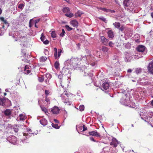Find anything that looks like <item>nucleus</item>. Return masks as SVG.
<instances>
[{"label": "nucleus", "instance_id": "obj_47", "mask_svg": "<svg viewBox=\"0 0 153 153\" xmlns=\"http://www.w3.org/2000/svg\"><path fill=\"white\" fill-rule=\"evenodd\" d=\"M65 33V32L64 29H62V32L59 35L60 36L63 37Z\"/></svg>", "mask_w": 153, "mask_h": 153}, {"label": "nucleus", "instance_id": "obj_31", "mask_svg": "<svg viewBox=\"0 0 153 153\" xmlns=\"http://www.w3.org/2000/svg\"><path fill=\"white\" fill-rule=\"evenodd\" d=\"M62 11L64 13H69L70 11L69 8L68 7H64L62 9Z\"/></svg>", "mask_w": 153, "mask_h": 153}, {"label": "nucleus", "instance_id": "obj_18", "mask_svg": "<svg viewBox=\"0 0 153 153\" xmlns=\"http://www.w3.org/2000/svg\"><path fill=\"white\" fill-rule=\"evenodd\" d=\"M70 23L74 27H77L78 26V22L76 20H74L71 21Z\"/></svg>", "mask_w": 153, "mask_h": 153}, {"label": "nucleus", "instance_id": "obj_28", "mask_svg": "<svg viewBox=\"0 0 153 153\" xmlns=\"http://www.w3.org/2000/svg\"><path fill=\"white\" fill-rule=\"evenodd\" d=\"M108 48L105 46H103L102 48V50L104 53L108 52Z\"/></svg>", "mask_w": 153, "mask_h": 153}, {"label": "nucleus", "instance_id": "obj_4", "mask_svg": "<svg viewBox=\"0 0 153 153\" xmlns=\"http://www.w3.org/2000/svg\"><path fill=\"white\" fill-rule=\"evenodd\" d=\"M27 131H26L27 133L25 132L23 133V135L24 136H26V139H22V141L23 143H26L27 142V138L30 137L32 134H33V133H30L31 132V131L30 129H27Z\"/></svg>", "mask_w": 153, "mask_h": 153}, {"label": "nucleus", "instance_id": "obj_60", "mask_svg": "<svg viewBox=\"0 0 153 153\" xmlns=\"http://www.w3.org/2000/svg\"><path fill=\"white\" fill-rule=\"evenodd\" d=\"M45 93L46 96H47L49 94V92L48 90H45Z\"/></svg>", "mask_w": 153, "mask_h": 153}, {"label": "nucleus", "instance_id": "obj_61", "mask_svg": "<svg viewBox=\"0 0 153 153\" xmlns=\"http://www.w3.org/2000/svg\"><path fill=\"white\" fill-rule=\"evenodd\" d=\"M49 79H47L45 80V82L46 84L49 85L50 84L49 83Z\"/></svg>", "mask_w": 153, "mask_h": 153}, {"label": "nucleus", "instance_id": "obj_2", "mask_svg": "<svg viewBox=\"0 0 153 153\" xmlns=\"http://www.w3.org/2000/svg\"><path fill=\"white\" fill-rule=\"evenodd\" d=\"M25 33L22 30H20L19 31L16 32L13 37L16 38V41L25 42L27 40L26 37L25 36Z\"/></svg>", "mask_w": 153, "mask_h": 153}, {"label": "nucleus", "instance_id": "obj_30", "mask_svg": "<svg viewBox=\"0 0 153 153\" xmlns=\"http://www.w3.org/2000/svg\"><path fill=\"white\" fill-rule=\"evenodd\" d=\"M19 117H20V120H21L23 121L25 120L26 118V117L25 115L23 114H20Z\"/></svg>", "mask_w": 153, "mask_h": 153}, {"label": "nucleus", "instance_id": "obj_13", "mask_svg": "<svg viewBox=\"0 0 153 153\" xmlns=\"http://www.w3.org/2000/svg\"><path fill=\"white\" fill-rule=\"evenodd\" d=\"M119 143L118 141L115 138H113L112 139V141L110 143V145L115 147L117 146V145Z\"/></svg>", "mask_w": 153, "mask_h": 153}, {"label": "nucleus", "instance_id": "obj_56", "mask_svg": "<svg viewBox=\"0 0 153 153\" xmlns=\"http://www.w3.org/2000/svg\"><path fill=\"white\" fill-rule=\"evenodd\" d=\"M108 12H110L112 13H115V11L113 10H111L108 9Z\"/></svg>", "mask_w": 153, "mask_h": 153}, {"label": "nucleus", "instance_id": "obj_3", "mask_svg": "<svg viewBox=\"0 0 153 153\" xmlns=\"http://www.w3.org/2000/svg\"><path fill=\"white\" fill-rule=\"evenodd\" d=\"M123 4L125 9L128 7L127 9L130 10L133 9V6L131 0H124Z\"/></svg>", "mask_w": 153, "mask_h": 153}, {"label": "nucleus", "instance_id": "obj_59", "mask_svg": "<svg viewBox=\"0 0 153 153\" xmlns=\"http://www.w3.org/2000/svg\"><path fill=\"white\" fill-rule=\"evenodd\" d=\"M13 129L15 132H18L19 130L18 128H13Z\"/></svg>", "mask_w": 153, "mask_h": 153}, {"label": "nucleus", "instance_id": "obj_21", "mask_svg": "<svg viewBox=\"0 0 153 153\" xmlns=\"http://www.w3.org/2000/svg\"><path fill=\"white\" fill-rule=\"evenodd\" d=\"M107 34L109 38H112L114 36V33L113 31L111 30H109L107 32Z\"/></svg>", "mask_w": 153, "mask_h": 153}, {"label": "nucleus", "instance_id": "obj_55", "mask_svg": "<svg viewBox=\"0 0 153 153\" xmlns=\"http://www.w3.org/2000/svg\"><path fill=\"white\" fill-rule=\"evenodd\" d=\"M62 51L61 49L59 50L58 53V57H60V56L61 55V53L62 52Z\"/></svg>", "mask_w": 153, "mask_h": 153}, {"label": "nucleus", "instance_id": "obj_9", "mask_svg": "<svg viewBox=\"0 0 153 153\" xmlns=\"http://www.w3.org/2000/svg\"><path fill=\"white\" fill-rule=\"evenodd\" d=\"M86 58L87 59L88 64H90L92 66L95 65V63L93 62L91 63V62L94 59V57L92 56L91 54H88L86 55Z\"/></svg>", "mask_w": 153, "mask_h": 153}, {"label": "nucleus", "instance_id": "obj_16", "mask_svg": "<svg viewBox=\"0 0 153 153\" xmlns=\"http://www.w3.org/2000/svg\"><path fill=\"white\" fill-rule=\"evenodd\" d=\"M101 40L104 45H108V39L105 38L104 36H102L101 37Z\"/></svg>", "mask_w": 153, "mask_h": 153}, {"label": "nucleus", "instance_id": "obj_36", "mask_svg": "<svg viewBox=\"0 0 153 153\" xmlns=\"http://www.w3.org/2000/svg\"><path fill=\"white\" fill-rule=\"evenodd\" d=\"M54 50L55 51V53H54L55 58L56 59L58 57L57 56V50L56 48H54Z\"/></svg>", "mask_w": 153, "mask_h": 153}, {"label": "nucleus", "instance_id": "obj_54", "mask_svg": "<svg viewBox=\"0 0 153 153\" xmlns=\"http://www.w3.org/2000/svg\"><path fill=\"white\" fill-rule=\"evenodd\" d=\"M82 131H85L87 129V128L84 125L82 126Z\"/></svg>", "mask_w": 153, "mask_h": 153}, {"label": "nucleus", "instance_id": "obj_20", "mask_svg": "<svg viewBox=\"0 0 153 153\" xmlns=\"http://www.w3.org/2000/svg\"><path fill=\"white\" fill-rule=\"evenodd\" d=\"M83 73H84V76H87V75H88L89 76H90L89 78L90 79V82H92V81L91 80V77L92 76V74L91 73L89 74L88 73V71H87V70H85V71L84 72H82L83 74Z\"/></svg>", "mask_w": 153, "mask_h": 153}, {"label": "nucleus", "instance_id": "obj_40", "mask_svg": "<svg viewBox=\"0 0 153 153\" xmlns=\"http://www.w3.org/2000/svg\"><path fill=\"white\" fill-rule=\"evenodd\" d=\"M125 27L123 25H121V27H120L119 29L121 32H123V30L125 29Z\"/></svg>", "mask_w": 153, "mask_h": 153}, {"label": "nucleus", "instance_id": "obj_25", "mask_svg": "<svg viewBox=\"0 0 153 153\" xmlns=\"http://www.w3.org/2000/svg\"><path fill=\"white\" fill-rule=\"evenodd\" d=\"M0 20L3 22L5 24H7V27L9 26V24L8 23L6 19H5L3 17H0Z\"/></svg>", "mask_w": 153, "mask_h": 153}, {"label": "nucleus", "instance_id": "obj_11", "mask_svg": "<svg viewBox=\"0 0 153 153\" xmlns=\"http://www.w3.org/2000/svg\"><path fill=\"white\" fill-rule=\"evenodd\" d=\"M147 68L149 72L153 74V60L149 63Z\"/></svg>", "mask_w": 153, "mask_h": 153}, {"label": "nucleus", "instance_id": "obj_41", "mask_svg": "<svg viewBox=\"0 0 153 153\" xmlns=\"http://www.w3.org/2000/svg\"><path fill=\"white\" fill-rule=\"evenodd\" d=\"M65 16L67 17H68L69 18H71L73 16V14L72 13H66L65 14Z\"/></svg>", "mask_w": 153, "mask_h": 153}, {"label": "nucleus", "instance_id": "obj_15", "mask_svg": "<svg viewBox=\"0 0 153 153\" xmlns=\"http://www.w3.org/2000/svg\"><path fill=\"white\" fill-rule=\"evenodd\" d=\"M24 71L25 74H29L31 71L30 67L28 65H26L25 67Z\"/></svg>", "mask_w": 153, "mask_h": 153}, {"label": "nucleus", "instance_id": "obj_63", "mask_svg": "<svg viewBox=\"0 0 153 153\" xmlns=\"http://www.w3.org/2000/svg\"><path fill=\"white\" fill-rule=\"evenodd\" d=\"M89 138L92 141H93L94 142H95V140H94V139L93 137H91Z\"/></svg>", "mask_w": 153, "mask_h": 153}, {"label": "nucleus", "instance_id": "obj_6", "mask_svg": "<svg viewBox=\"0 0 153 153\" xmlns=\"http://www.w3.org/2000/svg\"><path fill=\"white\" fill-rule=\"evenodd\" d=\"M149 117H145L144 118L145 119L141 117L142 119L143 120L146 122H153V113L151 112L149 114Z\"/></svg>", "mask_w": 153, "mask_h": 153}, {"label": "nucleus", "instance_id": "obj_35", "mask_svg": "<svg viewBox=\"0 0 153 153\" xmlns=\"http://www.w3.org/2000/svg\"><path fill=\"white\" fill-rule=\"evenodd\" d=\"M142 72V69L141 68H137L135 69V72L137 74H138Z\"/></svg>", "mask_w": 153, "mask_h": 153}, {"label": "nucleus", "instance_id": "obj_5", "mask_svg": "<svg viewBox=\"0 0 153 153\" xmlns=\"http://www.w3.org/2000/svg\"><path fill=\"white\" fill-rule=\"evenodd\" d=\"M136 49L139 52L142 53L143 55L146 54L147 52V48L143 45H139L137 47Z\"/></svg>", "mask_w": 153, "mask_h": 153}, {"label": "nucleus", "instance_id": "obj_38", "mask_svg": "<svg viewBox=\"0 0 153 153\" xmlns=\"http://www.w3.org/2000/svg\"><path fill=\"white\" fill-rule=\"evenodd\" d=\"M52 126L53 127L55 128L56 129H59V127L58 126V125L57 124H54V123H52Z\"/></svg>", "mask_w": 153, "mask_h": 153}, {"label": "nucleus", "instance_id": "obj_43", "mask_svg": "<svg viewBox=\"0 0 153 153\" xmlns=\"http://www.w3.org/2000/svg\"><path fill=\"white\" fill-rule=\"evenodd\" d=\"M98 9L101 10L104 12H108V9L104 8H102L101 7H100L98 8Z\"/></svg>", "mask_w": 153, "mask_h": 153}, {"label": "nucleus", "instance_id": "obj_52", "mask_svg": "<svg viewBox=\"0 0 153 153\" xmlns=\"http://www.w3.org/2000/svg\"><path fill=\"white\" fill-rule=\"evenodd\" d=\"M108 44H109V46L111 47H113L114 45V44L112 42H110Z\"/></svg>", "mask_w": 153, "mask_h": 153}, {"label": "nucleus", "instance_id": "obj_7", "mask_svg": "<svg viewBox=\"0 0 153 153\" xmlns=\"http://www.w3.org/2000/svg\"><path fill=\"white\" fill-rule=\"evenodd\" d=\"M64 93L62 94L61 95V97L62 98V99L63 100L64 102L65 103L67 104L68 105H70V102L68 99L67 98H65V97H64V95H65L66 96V97H68V94L67 93V92H65L64 91Z\"/></svg>", "mask_w": 153, "mask_h": 153}, {"label": "nucleus", "instance_id": "obj_33", "mask_svg": "<svg viewBox=\"0 0 153 153\" xmlns=\"http://www.w3.org/2000/svg\"><path fill=\"white\" fill-rule=\"evenodd\" d=\"M4 114L8 116L11 114V111L10 110L7 109L4 111Z\"/></svg>", "mask_w": 153, "mask_h": 153}, {"label": "nucleus", "instance_id": "obj_48", "mask_svg": "<svg viewBox=\"0 0 153 153\" xmlns=\"http://www.w3.org/2000/svg\"><path fill=\"white\" fill-rule=\"evenodd\" d=\"M65 27L68 31H70L72 29V28H71L68 25H66Z\"/></svg>", "mask_w": 153, "mask_h": 153}, {"label": "nucleus", "instance_id": "obj_29", "mask_svg": "<svg viewBox=\"0 0 153 153\" xmlns=\"http://www.w3.org/2000/svg\"><path fill=\"white\" fill-rule=\"evenodd\" d=\"M52 30H52L51 31V36L53 38H55L56 37V35L55 31Z\"/></svg>", "mask_w": 153, "mask_h": 153}, {"label": "nucleus", "instance_id": "obj_37", "mask_svg": "<svg viewBox=\"0 0 153 153\" xmlns=\"http://www.w3.org/2000/svg\"><path fill=\"white\" fill-rule=\"evenodd\" d=\"M77 109H79L80 111H83L84 110L85 107L84 105H80L79 107V108L76 107Z\"/></svg>", "mask_w": 153, "mask_h": 153}, {"label": "nucleus", "instance_id": "obj_22", "mask_svg": "<svg viewBox=\"0 0 153 153\" xmlns=\"http://www.w3.org/2000/svg\"><path fill=\"white\" fill-rule=\"evenodd\" d=\"M40 123L42 125L45 126L47 124V121L45 119L43 118L40 120Z\"/></svg>", "mask_w": 153, "mask_h": 153}, {"label": "nucleus", "instance_id": "obj_46", "mask_svg": "<svg viewBox=\"0 0 153 153\" xmlns=\"http://www.w3.org/2000/svg\"><path fill=\"white\" fill-rule=\"evenodd\" d=\"M24 6V5L23 4H19L18 5V7L20 9H22Z\"/></svg>", "mask_w": 153, "mask_h": 153}, {"label": "nucleus", "instance_id": "obj_57", "mask_svg": "<svg viewBox=\"0 0 153 153\" xmlns=\"http://www.w3.org/2000/svg\"><path fill=\"white\" fill-rule=\"evenodd\" d=\"M85 51L87 55L88 54H91L90 53V51L87 49H86L85 50Z\"/></svg>", "mask_w": 153, "mask_h": 153}, {"label": "nucleus", "instance_id": "obj_10", "mask_svg": "<svg viewBox=\"0 0 153 153\" xmlns=\"http://www.w3.org/2000/svg\"><path fill=\"white\" fill-rule=\"evenodd\" d=\"M50 112L54 114H57L59 113L60 109L56 106H54L53 108L49 109Z\"/></svg>", "mask_w": 153, "mask_h": 153}, {"label": "nucleus", "instance_id": "obj_14", "mask_svg": "<svg viewBox=\"0 0 153 153\" xmlns=\"http://www.w3.org/2000/svg\"><path fill=\"white\" fill-rule=\"evenodd\" d=\"M9 127H8V124H0V130H8Z\"/></svg>", "mask_w": 153, "mask_h": 153}, {"label": "nucleus", "instance_id": "obj_27", "mask_svg": "<svg viewBox=\"0 0 153 153\" xmlns=\"http://www.w3.org/2000/svg\"><path fill=\"white\" fill-rule=\"evenodd\" d=\"M113 25L115 28L119 29L120 26V22H116L113 23Z\"/></svg>", "mask_w": 153, "mask_h": 153}, {"label": "nucleus", "instance_id": "obj_44", "mask_svg": "<svg viewBox=\"0 0 153 153\" xmlns=\"http://www.w3.org/2000/svg\"><path fill=\"white\" fill-rule=\"evenodd\" d=\"M45 38V37L44 35V34L42 33L41 35V37L40 38V39H41V41L42 42H43L44 41Z\"/></svg>", "mask_w": 153, "mask_h": 153}, {"label": "nucleus", "instance_id": "obj_62", "mask_svg": "<svg viewBox=\"0 0 153 153\" xmlns=\"http://www.w3.org/2000/svg\"><path fill=\"white\" fill-rule=\"evenodd\" d=\"M82 128H83L82 126H79L78 128L79 130V131H82V130L83 129Z\"/></svg>", "mask_w": 153, "mask_h": 153}, {"label": "nucleus", "instance_id": "obj_8", "mask_svg": "<svg viewBox=\"0 0 153 153\" xmlns=\"http://www.w3.org/2000/svg\"><path fill=\"white\" fill-rule=\"evenodd\" d=\"M8 141L10 143L14 145H17V139L16 137L14 136H12L8 137L7 138Z\"/></svg>", "mask_w": 153, "mask_h": 153}, {"label": "nucleus", "instance_id": "obj_51", "mask_svg": "<svg viewBox=\"0 0 153 153\" xmlns=\"http://www.w3.org/2000/svg\"><path fill=\"white\" fill-rule=\"evenodd\" d=\"M41 109H42V110L43 111H44L45 113H46V112H47V109H46V108H45L44 107H41Z\"/></svg>", "mask_w": 153, "mask_h": 153}, {"label": "nucleus", "instance_id": "obj_24", "mask_svg": "<svg viewBox=\"0 0 153 153\" xmlns=\"http://www.w3.org/2000/svg\"><path fill=\"white\" fill-rule=\"evenodd\" d=\"M82 61L84 62H85L87 64H88L87 59L86 58V55H85L83 56H81V58L79 59V61Z\"/></svg>", "mask_w": 153, "mask_h": 153}, {"label": "nucleus", "instance_id": "obj_23", "mask_svg": "<svg viewBox=\"0 0 153 153\" xmlns=\"http://www.w3.org/2000/svg\"><path fill=\"white\" fill-rule=\"evenodd\" d=\"M126 96H125L124 97H123V98H122L120 100V102L121 103H122L123 105H125L126 104L127 102V99H126Z\"/></svg>", "mask_w": 153, "mask_h": 153}, {"label": "nucleus", "instance_id": "obj_26", "mask_svg": "<svg viewBox=\"0 0 153 153\" xmlns=\"http://www.w3.org/2000/svg\"><path fill=\"white\" fill-rule=\"evenodd\" d=\"M6 102V100L5 98H0V105L2 106L5 105V103Z\"/></svg>", "mask_w": 153, "mask_h": 153}, {"label": "nucleus", "instance_id": "obj_42", "mask_svg": "<svg viewBox=\"0 0 153 153\" xmlns=\"http://www.w3.org/2000/svg\"><path fill=\"white\" fill-rule=\"evenodd\" d=\"M59 64L58 62H56L55 63L54 67L56 69H57L59 68Z\"/></svg>", "mask_w": 153, "mask_h": 153}, {"label": "nucleus", "instance_id": "obj_45", "mask_svg": "<svg viewBox=\"0 0 153 153\" xmlns=\"http://www.w3.org/2000/svg\"><path fill=\"white\" fill-rule=\"evenodd\" d=\"M99 19L102 20L105 23H106L107 22V21L106 20V18L103 17H99Z\"/></svg>", "mask_w": 153, "mask_h": 153}, {"label": "nucleus", "instance_id": "obj_32", "mask_svg": "<svg viewBox=\"0 0 153 153\" xmlns=\"http://www.w3.org/2000/svg\"><path fill=\"white\" fill-rule=\"evenodd\" d=\"M82 14H83V13L80 11H78L76 13H75V16L76 17H80Z\"/></svg>", "mask_w": 153, "mask_h": 153}, {"label": "nucleus", "instance_id": "obj_17", "mask_svg": "<svg viewBox=\"0 0 153 153\" xmlns=\"http://www.w3.org/2000/svg\"><path fill=\"white\" fill-rule=\"evenodd\" d=\"M89 134L90 135H92V136H96L97 137H100L101 136L100 134L98 133L96 131H90L89 132Z\"/></svg>", "mask_w": 153, "mask_h": 153}, {"label": "nucleus", "instance_id": "obj_12", "mask_svg": "<svg viewBox=\"0 0 153 153\" xmlns=\"http://www.w3.org/2000/svg\"><path fill=\"white\" fill-rule=\"evenodd\" d=\"M125 54L126 55V57L125 59L126 62H129L131 59V54L127 52H125Z\"/></svg>", "mask_w": 153, "mask_h": 153}, {"label": "nucleus", "instance_id": "obj_58", "mask_svg": "<svg viewBox=\"0 0 153 153\" xmlns=\"http://www.w3.org/2000/svg\"><path fill=\"white\" fill-rule=\"evenodd\" d=\"M45 53L47 55H48L49 54V52L47 49L45 50Z\"/></svg>", "mask_w": 153, "mask_h": 153}, {"label": "nucleus", "instance_id": "obj_64", "mask_svg": "<svg viewBox=\"0 0 153 153\" xmlns=\"http://www.w3.org/2000/svg\"><path fill=\"white\" fill-rule=\"evenodd\" d=\"M132 71V70L130 69H128L127 71L128 73H131Z\"/></svg>", "mask_w": 153, "mask_h": 153}, {"label": "nucleus", "instance_id": "obj_39", "mask_svg": "<svg viewBox=\"0 0 153 153\" xmlns=\"http://www.w3.org/2000/svg\"><path fill=\"white\" fill-rule=\"evenodd\" d=\"M45 77L47 79H50L51 78V75L49 73H47L45 74Z\"/></svg>", "mask_w": 153, "mask_h": 153}, {"label": "nucleus", "instance_id": "obj_49", "mask_svg": "<svg viewBox=\"0 0 153 153\" xmlns=\"http://www.w3.org/2000/svg\"><path fill=\"white\" fill-rule=\"evenodd\" d=\"M38 79H39V81L40 82H42L44 81V79L43 77H39Z\"/></svg>", "mask_w": 153, "mask_h": 153}, {"label": "nucleus", "instance_id": "obj_50", "mask_svg": "<svg viewBox=\"0 0 153 153\" xmlns=\"http://www.w3.org/2000/svg\"><path fill=\"white\" fill-rule=\"evenodd\" d=\"M63 74L62 73L58 75V77L59 79H61L63 77Z\"/></svg>", "mask_w": 153, "mask_h": 153}, {"label": "nucleus", "instance_id": "obj_53", "mask_svg": "<svg viewBox=\"0 0 153 153\" xmlns=\"http://www.w3.org/2000/svg\"><path fill=\"white\" fill-rule=\"evenodd\" d=\"M44 44L47 45L49 43V41L47 40L46 39L45 41H44L43 42H42Z\"/></svg>", "mask_w": 153, "mask_h": 153}, {"label": "nucleus", "instance_id": "obj_1", "mask_svg": "<svg viewBox=\"0 0 153 153\" xmlns=\"http://www.w3.org/2000/svg\"><path fill=\"white\" fill-rule=\"evenodd\" d=\"M79 58L72 57L70 59H68L66 61L65 64L68 66L70 65V67L72 69L77 70V68L79 69L80 68L79 64Z\"/></svg>", "mask_w": 153, "mask_h": 153}, {"label": "nucleus", "instance_id": "obj_34", "mask_svg": "<svg viewBox=\"0 0 153 153\" xmlns=\"http://www.w3.org/2000/svg\"><path fill=\"white\" fill-rule=\"evenodd\" d=\"M47 59V58L45 56H42L40 58V60L41 62H45Z\"/></svg>", "mask_w": 153, "mask_h": 153}, {"label": "nucleus", "instance_id": "obj_19", "mask_svg": "<svg viewBox=\"0 0 153 153\" xmlns=\"http://www.w3.org/2000/svg\"><path fill=\"white\" fill-rule=\"evenodd\" d=\"M102 86L104 89L107 90L108 89L109 87V84L108 82H105L102 85Z\"/></svg>", "mask_w": 153, "mask_h": 153}]
</instances>
